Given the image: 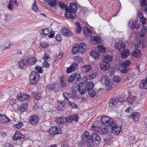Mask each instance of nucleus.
Instances as JSON below:
<instances>
[{
  "label": "nucleus",
  "mask_w": 147,
  "mask_h": 147,
  "mask_svg": "<svg viewBox=\"0 0 147 147\" xmlns=\"http://www.w3.org/2000/svg\"><path fill=\"white\" fill-rule=\"evenodd\" d=\"M100 124V123L99 121H96L94 123L92 127L94 129L100 131V133L105 134L107 133L108 131L106 127H104L101 129L99 125Z\"/></svg>",
  "instance_id": "f257e3e1"
},
{
  "label": "nucleus",
  "mask_w": 147,
  "mask_h": 147,
  "mask_svg": "<svg viewBox=\"0 0 147 147\" xmlns=\"http://www.w3.org/2000/svg\"><path fill=\"white\" fill-rule=\"evenodd\" d=\"M101 121L103 125L106 127L111 126L114 124V120L107 116L101 117Z\"/></svg>",
  "instance_id": "f03ea898"
},
{
  "label": "nucleus",
  "mask_w": 147,
  "mask_h": 147,
  "mask_svg": "<svg viewBox=\"0 0 147 147\" xmlns=\"http://www.w3.org/2000/svg\"><path fill=\"white\" fill-rule=\"evenodd\" d=\"M31 82L32 84H35L37 83L39 78V74L35 71L32 72L29 76Z\"/></svg>",
  "instance_id": "7ed1b4c3"
},
{
  "label": "nucleus",
  "mask_w": 147,
  "mask_h": 147,
  "mask_svg": "<svg viewBox=\"0 0 147 147\" xmlns=\"http://www.w3.org/2000/svg\"><path fill=\"white\" fill-rule=\"evenodd\" d=\"M51 134H60L62 133L61 128L59 126H54L50 127L49 130Z\"/></svg>",
  "instance_id": "20e7f679"
},
{
  "label": "nucleus",
  "mask_w": 147,
  "mask_h": 147,
  "mask_svg": "<svg viewBox=\"0 0 147 147\" xmlns=\"http://www.w3.org/2000/svg\"><path fill=\"white\" fill-rule=\"evenodd\" d=\"M81 78L80 74L76 73L72 74L68 78L67 80L69 82H71L76 80L77 81L80 80Z\"/></svg>",
  "instance_id": "39448f33"
},
{
  "label": "nucleus",
  "mask_w": 147,
  "mask_h": 147,
  "mask_svg": "<svg viewBox=\"0 0 147 147\" xmlns=\"http://www.w3.org/2000/svg\"><path fill=\"white\" fill-rule=\"evenodd\" d=\"M39 117L38 116L33 115L31 116L29 118V121L32 125H35L39 121Z\"/></svg>",
  "instance_id": "423d86ee"
},
{
  "label": "nucleus",
  "mask_w": 147,
  "mask_h": 147,
  "mask_svg": "<svg viewBox=\"0 0 147 147\" xmlns=\"http://www.w3.org/2000/svg\"><path fill=\"white\" fill-rule=\"evenodd\" d=\"M100 68L102 71H106L110 67L109 63H107L104 61H102L100 65Z\"/></svg>",
  "instance_id": "0eeeda50"
},
{
  "label": "nucleus",
  "mask_w": 147,
  "mask_h": 147,
  "mask_svg": "<svg viewBox=\"0 0 147 147\" xmlns=\"http://www.w3.org/2000/svg\"><path fill=\"white\" fill-rule=\"evenodd\" d=\"M115 46L117 49L120 51H123L125 47V44L122 41L116 42Z\"/></svg>",
  "instance_id": "6e6552de"
},
{
  "label": "nucleus",
  "mask_w": 147,
  "mask_h": 147,
  "mask_svg": "<svg viewBox=\"0 0 147 147\" xmlns=\"http://www.w3.org/2000/svg\"><path fill=\"white\" fill-rule=\"evenodd\" d=\"M11 46L10 40H8L4 42L1 45V49L3 51L7 50L10 48Z\"/></svg>",
  "instance_id": "1a4fd4ad"
},
{
  "label": "nucleus",
  "mask_w": 147,
  "mask_h": 147,
  "mask_svg": "<svg viewBox=\"0 0 147 147\" xmlns=\"http://www.w3.org/2000/svg\"><path fill=\"white\" fill-rule=\"evenodd\" d=\"M70 8L69 9L66 8L65 9L66 12L70 11L71 12L76 13L78 9V7L75 3L71 4L70 5Z\"/></svg>",
  "instance_id": "9d476101"
},
{
  "label": "nucleus",
  "mask_w": 147,
  "mask_h": 147,
  "mask_svg": "<svg viewBox=\"0 0 147 147\" xmlns=\"http://www.w3.org/2000/svg\"><path fill=\"white\" fill-rule=\"evenodd\" d=\"M78 88L80 93L81 94H84L86 90L84 84L81 82H80L78 85Z\"/></svg>",
  "instance_id": "9b49d317"
},
{
  "label": "nucleus",
  "mask_w": 147,
  "mask_h": 147,
  "mask_svg": "<svg viewBox=\"0 0 147 147\" xmlns=\"http://www.w3.org/2000/svg\"><path fill=\"white\" fill-rule=\"evenodd\" d=\"M83 138L84 140V142L91 143L92 140L91 139V136L89 135V133L87 131H86L82 135Z\"/></svg>",
  "instance_id": "f8f14e48"
},
{
  "label": "nucleus",
  "mask_w": 147,
  "mask_h": 147,
  "mask_svg": "<svg viewBox=\"0 0 147 147\" xmlns=\"http://www.w3.org/2000/svg\"><path fill=\"white\" fill-rule=\"evenodd\" d=\"M17 97L18 100L22 101L28 99L29 96L24 93H20L17 95Z\"/></svg>",
  "instance_id": "ddd939ff"
},
{
  "label": "nucleus",
  "mask_w": 147,
  "mask_h": 147,
  "mask_svg": "<svg viewBox=\"0 0 147 147\" xmlns=\"http://www.w3.org/2000/svg\"><path fill=\"white\" fill-rule=\"evenodd\" d=\"M78 65L77 63H73L67 69L66 72L68 73H71L76 69L78 68Z\"/></svg>",
  "instance_id": "4468645a"
},
{
  "label": "nucleus",
  "mask_w": 147,
  "mask_h": 147,
  "mask_svg": "<svg viewBox=\"0 0 147 147\" xmlns=\"http://www.w3.org/2000/svg\"><path fill=\"white\" fill-rule=\"evenodd\" d=\"M121 130L120 126H118L115 125V126H114L112 127V132L113 134L117 135L120 133Z\"/></svg>",
  "instance_id": "2eb2a0df"
},
{
  "label": "nucleus",
  "mask_w": 147,
  "mask_h": 147,
  "mask_svg": "<svg viewBox=\"0 0 147 147\" xmlns=\"http://www.w3.org/2000/svg\"><path fill=\"white\" fill-rule=\"evenodd\" d=\"M100 81L103 84H105L106 86L109 85V79L108 76L104 75L102 76L100 79Z\"/></svg>",
  "instance_id": "dca6fc26"
},
{
  "label": "nucleus",
  "mask_w": 147,
  "mask_h": 147,
  "mask_svg": "<svg viewBox=\"0 0 147 147\" xmlns=\"http://www.w3.org/2000/svg\"><path fill=\"white\" fill-rule=\"evenodd\" d=\"M24 138V135L21 134V133L19 131H16L13 136V138L15 140Z\"/></svg>",
  "instance_id": "f3484780"
},
{
  "label": "nucleus",
  "mask_w": 147,
  "mask_h": 147,
  "mask_svg": "<svg viewBox=\"0 0 147 147\" xmlns=\"http://www.w3.org/2000/svg\"><path fill=\"white\" fill-rule=\"evenodd\" d=\"M26 59H23L18 62L19 66L22 69H24L26 68L28 65Z\"/></svg>",
  "instance_id": "a211bd4d"
},
{
  "label": "nucleus",
  "mask_w": 147,
  "mask_h": 147,
  "mask_svg": "<svg viewBox=\"0 0 147 147\" xmlns=\"http://www.w3.org/2000/svg\"><path fill=\"white\" fill-rule=\"evenodd\" d=\"M90 139L92 140V142L93 141L94 142L98 141L99 142L101 141V140L100 136L95 133H94L92 134L91 136Z\"/></svg>",
  "instance_id": "6ab92c4d"
},
{
  "label": "nucleus",
  "mask_w": 147,
  "mask_h": 147,
  "mask_svg": "<svg viewBox=\"0 0 147 147\" xmlns=\"http://www.w3.org/2000/svg\"><path fill=\"white\" fill-rule=\"evenodd\" d=\"M102 61H105L107 63L111 62L113 59L112 56L110 55H105L102 56Z\"/></svg>",
  "instance_id": "aec40b11"
},
{
  "label": "nucleus",
  "mask_w": 147,
  "mask_h": 147,
  "mask_svg": "<svg viewBox=\"0 0 147 147\" xmlns=\"http://www.w3.org/2000/svg\"><path fill=\"white\" fill-rule=\"evenodd\" d=\"M62 35L66 36H69L71 35V32L67 28H63L61 30Z\"/></svg>",
  "instance_id": "412c9836"
},
{
  "label": "nucleus",
  "mask_w": 147,
  "mask_h": 147,
  "mask_svg": "<svg viewBox=\"0 0 147 147\" xmlns=\"http://www.w3.org/2000/svg\"><path fill=\"white\" fill-rule=\"evenodd\" d=\"M128 115L129 118H132L135 121L138 120L140 116V114L137 112H132L130 115Z\"/></svg>",
  "instance_id": "4be33fe9"
},
{
  "label": "nucleus",
  "mask_w": 147,
  "mask_h": 147,
  "mask_svg": "<svg viewBox=\"0 0 147 147\" xmlns=\"http://www.w3.org/2000/svg\"><path fill=\"white\" fill-rule=\"evenodd\" d=\"M140 87L142 89L147 88V77L145 80H142L140 83Z\"/></svg>",
  "instance_id": "5701e85b"
},
{
  "label": "nucleus",
  "mask_w": 147,
  "mask_h": 147,
  "mask_svg": "<svg viewBox=\"0 0 147 147\" xmlns=\"http://www.w3.org/2000/svg\"><path fill=\"white\" fill-rule=\"evenodd\" d=\"M26 60L28 65H34L37 61L36 59L34 57L29 58Z\"/></svg>",
  "instance_id": "b1692460"
},
{
  "label": "nucleus",
  "mask_w": 147,
  "mask_h": 147,
  "mask_svg": "<svg viewBox=\"0 0 147 147\" xmlns=\"http://www.w3.org/2000/svg\"><path fill=\"white\" fill-rule=\"evenodd\" d=\"M79 52L83 53L85 52L86 48V44L84 43H81L78 46Z\"/></svg>",
  "instance_id": "393cba45"
},
{
  "label": "nucleus",
  "mask_w": 147,
  "mask_h": 147,
  "mask_svg": "<svg viewBox=\"0 0 147 147\" xmlns=\"http://www.w3.org/2000/svg\"><path fill=\"white\" fill-rule=\"evenodd\" d=\"M91 69V66L89 64H86L84 65L81 68V70L84 72L86 73L88 71Z\"/></svg>",
  "instance_id": "a878e982"
},
{
  "label": "nucleus",
  "mask_w": 147,
  "mask_h": 147,
  "mask_svg": "<svg viewBox=\"0 0 147 147\" xmlns=\"http://www.w3.org/2000/svg\"><path fill=\"white\" fill-rule=\"evenodd\" d=\"M132 56L135 57H138L141 56V52L138 49H136L131 53Z\"/></svg>",
  "instance_id": "bb28decb"
},
{
  "label": "nucleus",
  "mask_w": 147,
  "mask_h": 147,
  "mask_svg": "<svg viewBox=\"0 0 147 147\" xmlns=\"http://www.w3.org/2000/svg\"><path fill=\"white\" fill-rule=\"evenodd\" d=\"M94 86V84L93 82H88L86 86V88L87 89V91H88L90 90H92Z\"/></svg>",
  "instance_id": "cd10ccee"
},
{
  "label": "nucleus",
  "mask_w": 147,
  "mask_h": 147,
  "mask_svg": "<svg viewBox=\"0 0 147 147\" xmlns=\"http://www.w3.org/2000/svg\"><path fill=\"white\" fill-rule=\"evenodd\" d=\"M90 55L91 56L95 59H98L100 56V55L99 53L95 51H92L90 53Z\"/></svg>",
  "instance_id": "c85d7f7f"
},
{
  "label": "nucleus",
  "mask_w": 147,
  "mask_h": 147,
  "mask_svg": "<svg viewBox=\"0 0 147 147\" xmlns=\"http://www.w3.org/2000/svg\"><path fill=\"white\" fill-rule=\"evenodd\" d=\"M117 104V102L114 98L111 99L109 102V105L111 107H113L115 106Z\"/></svg>",
  "instance_id": "c756f323"
},
{
  "label": "nucleus",
  "mask_w": 147,
  "mask_h": 147,
  "mask_svg": "<svg viewBox=\"0 0 147 147\" xmlns=\"http://www.w3.org/2000/svg\"><path fill=\"white\" fill-rule=\"evenodd\" d=\"M65 13V16L66 17L70 18H76V15L75 13H71V11H69L68 12H66Z\"/></svg>",
  "instance_id": "7c9ffc66"
},
{
  "label": "nucleus",
  "mask_w": 147,
  "mask_h": 147,
  "mask_svg": "<svg viewBox=\"0 0 147 147\" xmlns=\"http://www.w3.org/2000/svg\"><path fill=\"white\" fill-rule=\"evenodd\" d=\"M9 119L4 115H1L0 117V121L3 123H5L9 121Z\"/></svg>",
  "instance_id": "2f4dec72"
},
{
  "label": "nucleus",
  "mask_w": 147,
  "mask_h": 147,
  "mask_svg": "<svg viewBox=\"0 0 147 147\" xmlns=\"http://www.w3.org/2000/svg\"><path fill=\"white\" fill-rule=\"evenodd\" d=\"M84 32L86 36H88L91 35V31L90 29H88L86 27H84Z\"/></svg>",
  "instance_id": "473e14b6"
},
{
  "label": "nucleus",
  "mask_w": 147,
  "mask_h": 147,
  "mask_svg": "<svg viewBox=\"0 0 147 147\" xmlns=\"http://www.w3.org/2000/svg\"><path fill=\"white\" fill-rule=\"evenodd\" d=\"M65 118L64 117H59L56 119V122L59 125L62 124L65 122Z\"/></svg>",
  "instance_id": "72a5a7b5"
},
{
  "label": "nucleus",
  "mask_w": 147,
  "mask_h": 147,
  "mask_svg": "<svg viewBox=\"0 0 147 147\" xmlns=\"http://www.w3.org/2000/svg\"><path fill=\"white\" fill-rule=\"evenodd\" d=\"M79 52L78 45L74 46L72 48L71 53L74 54H76Z\"/></svg>",
  "instance_id": "f704fd0d"
},
{
  "label": "nucleus",
  "mask_w": 147,
  "mask_h": 147,
  "mask_svg": "<svg viewBox=\"0 0 147 147\" xmlns=\"http://www.w3.org/2000/svg\"><path fill=\"white\" fill-rule=\"evenodd\" d=\"M131 64V62L129 60H127L122 63L121 65L122 67L124 69L128 67Z\"/></svg>",
  "instance_id": "c9c22d12"
},
{
  "label": "nucleus",
  "mask_w": 147,
  "mask_h": 147,
  "mask_svg": "<svg viewBox=\"0 0 147 147\" xmlns=\"http://www.w3.org/2000/svg\"><path fill=\"white\" fill-rule=\"evenodd\" d=\"M33 96L34 98L37 100H40L41 98V95L40 92H35L33 93Z\"/></svg>",
  "instance_id": "e433bc0d"
},
{
  "label": "nucleus",
  "mask_w": 147,
  "mask_h": 147,
  "mask_svg": "<svg viewBox=\"0 0 147 147\" xmlns=\"http://www.w3.org/2000/svg\"><path fill=\"white\" fill-rule=\"evenodd\" d=\"M76 26V32L77 33H80L82 30V28L79 22H77L75 23Z\"/></svg>",
  "instance_id": "4c0bfd02"
},
{
  "label": "nucleus",
  "mask_w": 147,
  "mask_h": 147,
  "mask_svg": "<svg viewBox=\"0 0 147 147\" xmlns=\"http://www.w3.org/2000/svg\"><path fill=\"white\" fill-rule=\"evenodd\" d=\"M147 32V29L146 27L143 26L142 28V31L140 34L141 38H142L145 35Z\"/></svg>",
  "instance_id": "58836bf2"
},
{
  "label": "nucleus",
  "mask_w": 147,
  "mask_h": 147,
  "mask_svg": "<svg viewBox=\"0 0 147 147\" xmlns=\"http://www.w3.org/2000/svg\"><path fill=\"white\" fill-rule=\"evenodd\" d=\"M57 4L58 1L55 0H50L48 2L49 5L51 7L55 6Z\"/></svg>",
  "instance_id": "ea45409f"
},
{
  "label": "nucleus",
  "mask_w": 147,
  "mask_h": 147,
  "mask_svg": "<svg viewBox=\"0 0 147 147\" xmlns=\"http://www.w3.org/2000/svg\"><path fill=\"white\" fill-rule=\"evenodd\" d=\"M129 53L128 50H126L121 53V57L123 58H126L129 55Z\"/></svg>",
  "instance_id": "a19ab883"
},
{
  "label": "nucleus",
  "mask_w": 147,
  "mask_h": 147,
  "mask_svg": "<svg viewBox=\"0 0 147 147\" xmlns=\"http://www.w3.org/2000/svg\"><path fill=\"white\" fill-rule=\"evenodd\" d=\"M52 31V29L50 28L48 29H45L42 30V32L45 35H47L49 34Z\"/></svg>",
  "instance_id": "79ce46f5"
},
{
  "label": "nucleus",
  "mask_w": 147,
  "mask_h": 147,
  "mask_svg": "<svg viewBox=\"0 0 147 147\" xmlns=\"http://www.w3.org/2000/svg\"><path fill=\"white\" fill-rule=\"evenodd\" d=\"M58 4L59 5V6L61 8L63 9H66V8L67 6L65 3L61 1H58Z\"/></svg>",
  "instance_id": "37998d69"
},
{
  "label": "nucleus",
  "mask_w": 147,
  "mask_h": 147,
  "mask_svg": "<svg viewBox=\"0 0 147 147\" xmlns=\"http://www.w3.org/2000/svg\"><path fill=\"white\" fill-rule=\"evenodd\" d=\"M32 9L34 11L36 12H37L39 10V9L37 7L36 1V0H34V2L32 5Z\"/></svg>",
  "instance_id": "c03bdc74"
},
{
  "label": "nucleus",
  "mask_w": 147,
  "mask_h": 147,
  "mask_svg": "<svg viewBox=\"0 0 147 147\" xmlns=\"http://www.w3.org/2000/svg\"><path fill=\"white\" fill-rule=\"evenodd\" d=\"M98 49L99 51L102 52H105L106 51V49L104 47L101 45H98Z\"/></svg>",
  "instance_id": "a18cd8bd"
},
{
  "label": "nucleus",
  "mask_w": 147,
  "mask_h": 147,
  "mask_svg": "<svg viewBox=\"0 0 147 147\" xmlns=\"http://www.w3.org/2000/svg\"><path fill=\"white\" fill-rule=\"evenodd\" d=\"M88 94L90 96L93 97L96 94V91L94 90H90L88 91Z\"/></svg>",
  "instance_id": "49530a36"
},
{
  "label": "nucleus",
  "mask_w": 147,
  "mask_h": 147,
  "mask_svg": "<svg viewBox=\"0 0 147 147\" xmlns=\"http://www.w3.org/2000/svg\"><path fill=\"white\" fill-rule=\"evenodd\" d=\"M57 109L59 111H62L64 109V106L63 102H61L58 105L57 107Z\"/></svg>",
  "instance_id": "de8ad7c7"
},
{
  "label": "nucleus",
  "mask_w": 147,
  "mask_h": 147,
  "mask_svg": "<svg viewBox=\"0 0 147 147\" xmlns=\"http://www.w3.org/2000/svg\"><path fill=\"white\" fill-rule=\"evenodd\" d=\"M97 74V72H94L90 75L89 77L90 79H93L96 78Z\"/></svg>",
  "instance_id": "09e8293b"
},
{
  "label": "nucleus",
  "mask_w": 147,
  "mask_h": 147,
  "mask_svg": "<svg viewBox=\"0 0 147 147\" xmlns=\"http://www.w3.org/2000/svg\"><path fill=\"white\" fill-rule=\"evenodd\" d=\"M91 39L92 40L96 41L98 43H99L100 41V38L96 36H94L92 37Z\"/></svg>",
  "instance_id": "8fccbe9b"
},
{
  "label": "nucleus",
  "mask_w": 147,
  "mask_h": 147,
  "mask_svg": "<svg viewBox=\"0 0 147 147\" xmlns=\"http://www.w3.org/2000/svg\"><path fill=\"white\" fill-rule=\"evenodd\" d=\"M13 4L12 3V2H11L10 0L9 2V3L7 7L8 9L9 10L11 11L13 9Z\"/></svg>",
  "instance_id": "3c124183"
},
{
  "label": "nucleus",
  "mask_w": 147,
  "mask_h": 147,
  "mask_svg": "<svg viewBox=\"0 0 147 147\" xmlns=\"http://www.w3.org/2000/svg\"><path fill=\"white\" fill-rule=\"evenodd\" d=\"M113 80L114 82L118 83L120 82L121 79L119 76H115L113 77Z\"/></svg>",
  "instance_id": "603ef678"
},
{
  "label": "nucleus",
  "mask_w": 147,
  "mask_h": 147,
  "mask_svg": "<svg viewBox=\"0 0 147 147\" xmlns=\"http://www.w3.org/2000/svg\"><path fill=\"white\" fill-rule=\"evenodd\" d=\"M65 118V122L66 121L68 123H70L73 120L72 119V116H68L67 117Z\"/></svg>",
  "instance_id": "864d4df0"
},
{
  "label": "nucleus",
  "mask_w": 147,
  "mask_h": 147,
  "mask_svg": "<svg viewBox=\"0 0 147 147\" xmlns=\"http://www.w3.org/2000/svg\"><path fill=\"white\" fill-rule=\"evenodd\" d=\"M135 76V74L134 73H131L129 74V76H127V81L129 80L130 79H132Z\"/></svg>",
  "instance_id": "5fc2aeb1"
},
{
  "label": "nucleus",
  "mask_w": 147,
  "mask_h": 147,
  "mask_svg": "<svg viewBox=\"0 0 147 147\" xmlns=\"http://www.w3.org/2000/svg\"><path fill=\"white\" fill-rule=\"evenodd\" d=\"M63 95L65 99H69L71 96V94L70 93H65L63 94Z\"/></svg>",
  "instance_id": "6e6d98bb"
},
{
  "label": "nucleus",
  "mask_w": 147,
  "mask_h": 147,
  "mask_svg": "<svg viewBox=\"0 0 147 147\" xmlns=\"http://www.w3.org/2000/svg\"><path fill=\"white\" fill-rule=\"evenodd\" d=\"M74 58L75 60L78 63H80L82 61L81 57L79 56H77L74 57Z\"/></svg>",
  "instance_id": "4d7b16f0"
},
{
  "label": "nucleus",
  "mask_w": 147,
  "mask_h": 147,
  "mask_svg": "<svg viewBox=\"0 0 147 147\" xmlns=\"http://www.w3.org/2000/svg\"><path fill=\"white\" fill-rule=\"evenodd\" d=\"M129 142L131 144H133L136 142L135 138L134 137L131 136L129 138Z\"/></svg>",
  "instance_id": "13d9d810"
},
{
  "label": "nucleus",
  "mask_w": 147,
  "mask_h": 147,
  "mask_svg": "<svg viewBox=\"0 0 147 147\" xmlns=\"http://www.w3.org/2000/svg\"><path fill=\"white\" fill-rule=\"evenodd\" d=\"M133 111V109L131 107H129L126 109L125 111L126 113L127 114H129L130 115V114L132 113Z\"/></svg>",
  "instance_id": "bf43d9fd"
},
{
  "label": "nucleus",
  "mask_w": 147,
  "mask_h": 147,
  "mask_svg": "<svg viewBox=\"0 0 147 147\" xmlns=\"http://www.w3.org/2000/svg\"><path fill=\"white\" fill-rule=\"evenodd\" d=\"M23 125V124L22 123L19 122L15 125V127L17 129H20L22 127Z\"/></svg>",
  "instance_id": "052dcab7"
},
{
  "label": "nucleus",
  "mask_w": 147,
  "mask_h": 147,
  "mask_svg": "<svg viewBox=\"0 0 147 147\" xmlns=\"http://www.w3.org/2000/svg\"><path fill=\"white\" fill-rule=\"evenodd\" d=\"M68 104L72 108H76L77 107V105L74 103H72L69 101Z\"/></svg>",
  "instance_id": "680f3d73"
},
{
  "label": "nucleus",
  "mask_w": 147,
  "mask_h": 147,
  "mask_svg": "<svg viewBox=\"0 0 147 147\" xmlns=\"http://www.w3.org/2000/svg\"><path fill=\"white\" fill-rule=\"evenodd\" d=\"M36 70L38 72L42 73V70L41 67L40 66H37L35 67Z\"/></svg>",
  "instance_id": "e2e57ef3"
},
{
  "label": "nucleus",
  "mask_w": 147,
  "mask_h": 147,
  "mask_svg": "<svg viewBox=\"0 0 147 147\" xmlns=\"http://www.w3.org/2000/svg\"><path fill=\"white\" fill-rule=\"evenodd\" d=\"M72 118L73 120L75 121L76 122L78 121L79 119L78 115L77 114L74 115L73 116H72Z\"/></svg>",
  "instance_id": "0e129e2a"
},
{
  "label": "nucleus",
  "mask_w": 147,
  "mask_h": 147,
  "mask_svg": "<svg viewBox=\"0 0 147 147\" xmlns=\"http://www.w3.org/2000/svg\"><path fill=\"white\" fill-rule=\"evenodd\" d=\"M49 56L48 54L47 53H44L42 57L44 60L46 61L48 59H49Z\"/></svg>",
  "instance_id": "69168bd1"
},
{
  "label": "nucleus",
  "mask_w": 147,
  "mask_h": 147,
  "mask_svg": "<svg viewBox=\"0 0 147 147\" xmlns=\"http://www.w3.org/2000/svg\"><path fill=\"white\" fill-rule=\"evenodd\" d=\"M140 4L142 6L146 7V0H141Z\"/></svg>",
  "instance_id": "338daca9"
},
{
  "label": "nucleus",
  "mask_w": 147,
  "mask_h": 147,
  "mask_svg": "<svg viewBox=\"0 0 147 147\" xmlns=\"http://www.w3.org/2000/svg\"><path fill=\"white\" fill-rule=\"evenodd\" d=\"M140 20L143 24H144L146 22V20L145 18L142 16L140 18Z\"/></svg>",
  "instance_id": "774afa93"
}]
</instances>
